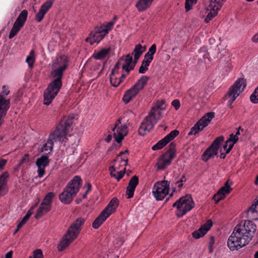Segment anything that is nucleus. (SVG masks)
Masks as SVG:
<instances>
[{"label": "nucleus", "instance_id": "1", "mask_svg": "<svg viewBox=\"0 0 258 258\" xmlns=\"http://www.w3.org/2000/svg\"><path fill=\"white\" fill-rule=\"evenodd\" d=\"M256 226L250 221H242L234 228L227 245L231 250H238L247 245L253 237Z\"/></svg>", "mask_w": 258, "mask_h": 258}, {"label": "nucleus", "instance_id": "2", "mask_svg": "<svg viewBox=\"0 0 258 258\" xmlns=\"http://www.w3.org/2000/svg\"><path fill=\"white\" fill-rule=\"evenodd\" d=\"M67 67V64H64L53 72V76L56 79L49 84L48 87L44 92V104L49 105L59 91L61 86V78L63 71Z\"/></svg>", "mask_w": 258, "mask_h": 258}, {"label": "nucleus", "instance_id": "3", "mask_svg": "<svg viewBox=\"0 0 258 258\" xmlns=\"http://www.w3.org/2000/svg\"><path fill=\"white\" fill-rule=\"evenodd\" d=\"M84 223V218H78L72 223L57 246L58 251H62L78 237Z\"/></svg>", "mask_w": 258, "mask_h": 258}, {"label": "nucleus", "instance_id": "4", "mask_svg": "<svg viewBox=\"0 0 258 258\" xmlns=\"http://www.w3.org/2000/svg\"><path fill=\"white\" fill-rule=\"evenodd\" d=\"M73 116H64L55 129L49 135V138L53 142H65L68 139L66 136L73 123Z\"/></svg>", "mask_w": 258, "mask_h": 258}, {"label": "nucleus", "instance_id": "5", "mask_svg": "<svg viewBox=\"0 0 258 258\" xmlns=\"http://www.w3.org/2000/svg\"><path fill=\"white\" fill-rule=\"evenodd\" d=\"M82 180L79 176H76L68 184L63 191L59 195V199L61 202L68 204L70 203L74 197L79 191Z\"/></svg>", "mask_w": 258, "mask_h": 258}, {"label": "nucleus", "instance_id": "6", "mask_svg": "<svg viewBox=\"0 0 258 258\" xmlns=\"http://www.w3.org/2000/svg\"><path fill=\"white\" fill-rule=\"evenodd\" d=\"M161 110L155 109L153 114L150 116V117L148 118L147 116L144 118L139 128L140 135L144 136L152 130L157 121L161 118L162 114Z\"/></svg>", "mask_w": 258, "mask_h": 258}, {"label": "nucleus", "instance_id": "7", "mask_svg": "<svg viewBox=\"0 0 258 258\" xmlns=\"http://www.w3.org/2000/svg\"><path fill=\"white\" fill-rule=\"evenodd\" d=\"M149 79L150 78L148 76H142L133 87L125 92L122 98L123 102L125 104L129 103L133 98L137 95L140 91L144 88Z\"/></svg>", "mask_w": 258, "mask_h": 258}, {"label": "nucleus", "instance_id": "8", "mask_svg": "<svg viewBox=\"0 0 258 258\" xmlns=\"http://www.w3.org/2000/svg\"><path fill=\"white\" fill-rule=\"evenodd\" d=\"M194 206L195 204L190 195L181 197L173 204V207H176L178 211L176 213L178 217L183 216L187 212L191 210Z\"/></svg>", "mask_w": 258, "mask_h": 258}, {"label": "nucleus", "instance_id": "9", "mask_svg": "<svg viewBox=\"0 0 258 258\" xmlns=\"http://www.w3.org/2000/svg\"><path fill=\"white\" fill-rule=\"evenodd\" d=\"M246 85V80L243 78L238 79L235 83L229 88V91L225 97L229 99L228 106L231 107L233 102L239 95L241 92L243 91Z\"/></svg>", "mask_w": 258, "mask_h": 258}, {"label": "nucleus", "instance_id": "10", "mask_svg": "<svg viewBox=\"0 0 258 258\" xmlns=\"http://www.w3.org/2000/svg\"><path fill=\"white\" fill-rule=\"evenodd\" d=\"M214 115L215 113L213 112L206 113L190 128V131L188 133V135H196L199 132H201L205 127L208 125Z\"/></svg>", "mask_w": 258, "mask_h": 258}, {"label": "nucleus", "instance_id": "11", "mask_svg": "<svg viewBox=\"0 0 258 258\" xmlns=\"http://www.w3.org/2000/svg\"><path fill=\"white\" fill-rule=\"evenodd\" d=\"M169 189V182L167 180L158 182L154 184L153 194L158 201L162 200L168 194Z\"/></svg>", "mask_w": 258, "mask_h": 258}, {"label": "nucleus", "instance_id": "12", "mask_svg": "<svg viewBox=\"0 0 258 258\" xmlns=\"http://www.w3.org/2000/svg\"><path fill=\"white\" fill-rule=\"evenodd\" d=\"M2 89V94L0 95V126L4 122L3 117L6 116L10 105V100L5 99L4 97V95H8L10 92L8 87L4 85Z\"/></svg>", "mask_w": 258, "mask_h": 258}, {"label": "nucleus", "instance_id": "13", "mask_svg": "<svg viewBox=\"0 0 258 258\" xmlns=\"http://www.w3.org/2000/svg\"><path fill=\"white\" fill-rule=\"evenodd\" d=\"M174 158L173 154L164 153L161 155L156 163L157 169H165L171 164L172 160Z\"/></svg>", "mask_w": 258, "mask_h": 258}, {"label": "nucleus", "instance_id": "14", "mask_svg": "<svg viewBox=\"0 0 258 258\" xmlns=\"http://www.w3.org/2000/svg\"><path fill=\"white\" fill-rule=\"evenodd\" d=\"M49 160L47 155H42L38 158L36 164L38 167V176L41 177L44 174L45 168L49 165Z\"/></svg>", "mask_w": 258, "mask_h": 258}, {"label": "nucleus", "instance_id": "15", "mask_svg": "<svg viewBox=\"0 0 258 258\" xmlns=\"http://www.w3.org/2000/svg\"><path fill=\"white\" fill-rule=\"evenodd\" d=\"M229 181H227L224 186L221 187L218 191L213 197L214 200L216 203H218L220 200L223 199L226 194H229L231 190Z\"/></svg>", "mask_w": 258, "mask_h": 258}, {"label": "nucleus", "instance_id": "16", "mask_svg": "<svg viewBox=\"0 0 258 258\" xmlns=\"http://www.w3.org/2000/svg\"><path fill=\"white\" fill-rule=\"evenodd\" d=\"M212 226V222L211 220H208L204 225H203L198 230L194 231L192 235L193 237L196 239L205 235L208 231Z\"/></svg>", "mask_w": 258, "mask_h": 258}, {"label": "nucleus", "instance_id": "17", "mask_svg": "<svg viewBox=\"0 0 258 258\" xmlns=\"http://www.w3.org/2000/svg\"><path fill=\"white\" fill-rule=\"evenodd\" d=\"M127 127L126 125H121L120 127H118L116 133H114L113 136L115 141L120 143L127 134Z\"/></svg>", "mask_w": 258, "mask_h": 258}, {"label": "nucleus", "instance_id": "18", "mask_svg": "<svg viewBox=\"0 0 258 258\" xmlns=\"http://www.w3.org/2000/svg\"><path fill=\"white\" fill-rule=\"evenodd\" d=\"M107 34V30L103 29L100 27L97 31L93 34L92 38L91 39L90 44H93L95 42H99Z\"/></svg>", "mask_w": 258, "mask_h": 258}, {"label": "nucleus", "instance_id": "19", "mask_svg": "<svg viewBox=\"0 0 258 258\" xmlns=\"http://www.w3.org/2000/svg\"><path fill=\"white\" fill-rule=\"evenodd\" d=\"M118 205V200L116 198H113L109 203L107 207L103 210L109 216L116 211Z\"/></svg>", "mask_w": 258, "mask_h": 258}, {"label": "nucleus", "instance_id": "20", "mask_svg": "<svg viewBox=\"0 0 258 258\" xmlns=\"http://www.w3.org/2000/svg\"><path fill=\"white\" fill-rule=\"evenodd\" d=\"M218 150L217 148H215L213 147H212L211 145L208 149L206 150V151L204 152L202 155V159L203 161L207 162L211 158L213 157L214 156L217 155Z\"/></svg>", "mask_w": 258, "mask_h": 258}, {"label": "nucleus", "instance_id": "21", "mask_svg": "<svg viewBox=\"0 0 258 258\" xmlns=\"http://www.w3.org/2000/svg\"><path fill=\"white\" fill-rule=\"evenodd\" d=\"M109 217L105 211H102L100 215L95 219L92 224V226L95 229H97Z\"/></svg>", "mask_w": 258, "mask_h": 258}, {"label": "nucleus", "instance_id": "22", "mask_svg": "<svg viewBox=\"0 0 258 258\" xmlns=\"http://www.w3.org/2000/svg\"><path fill=\"white\" fill-rule=\"evenodd\" d=\"M51 207L47 206V205H43L41 203L40 207L37 210V213L35 215L36 219H39L42 216L45 215L49 211H50Z\"/></svg>", "mask_w": 258, "mask_h": 258}, {"label": "nucleus", "instance_id": "23", "mask_svg": "<svg viewBox=\"0 0 258 258\" xmlns=\"http://www.w3.org/2000/svg\"><path fill=\"white\" fill-rule=\"evenodd\" d=\"M154 0H140L136 4L139 11H144L149 8Z\"/></svg>", "mask_w": 258, "mask_h": 258}, {"label": "nucleus", "instance_id": "24", "mask_svg": "<svg viewBox=\"0 0 258 258\" xmlns=\"http://www.w3.org/2000/svg\"><path fill=\"white\" fill-rule=\"evenodd\" d=\"M156 51V45L155 44H153L149 48L148 51L145 54L144 59L151 63L153 59V55L155 53Z\"/></svg>", "mask_w": 258, "mask_h": 258}, {"label": "nucleus", "instance_id": "25", "mask_svg": "<svg viewBox=\"0 0 258 258\" xmlns=\"http://www.w3.org/2000/svg\"><path fill=\"white\" fill-rule=\"evenodd\" d=\"M225 1L226 0H211L209 8L219 11Z\"/></svg>", "mask_w": 258, "mask_h": 258}, {"label": "nucleus", "instance_id": "26", "mask_svg": "<svg viewBox=\"0 0 258 258\" xmlns=\"http://www.w3.org/2000/svg\"><path fill=\"white\" fill-rule=\"evenodd\" d=\"M165 102L164 100L158 101L156 103V105L155 106L152 107L148 115L147 116V118L150 117V116L153 114V111L155 110V109L158 110H164L165 109Z\"/></svg>", "mask_w": 258, "mask_h": 258}, {"label": "nucleus", "instance_id": "27", "mask_svg": "<svg viewBox=\"0 0 258 258\" xmlns=\"http://www.w3.org/2000/svg\"><path fill=\"white\" fill-rule=\"evenodd\" d=\"M54 196V194L52 192L47 193L44 199H43L41 203L43 205H47L51 207L52 199Z\"/></svg>", "mask_w": 258, "mask_h": 258}, {"label": "nucleus", "instance_id": "28", "mask_svg": "<svg viewBox=\"0 0 258 258\" xmlns=\"http://www.w3.org/2000/svg\"><path fill=\"white\" fill-rule=\"evenodd\" d=\"M110 51V48H102L99 51L94 54V57L97 59L104 58Z\"/></svg>", "mask_w": 258, "mask_h": 258}, {"label": "nucleus", "instance_id": "29", "mask_svg": "<svg viewBox=\"0 0 258 258\" xmlns=\"http://www.w3.org/2000/svg\"><path fill=\"white\" fill-rule=\"evenodd\" d=\"M168 142L165 138L158 141L155 145L152 147L153 150H160L165 147Z\"/></svg>", "mask_w": 258, "mask_h": 258}, {"label": "nucleus", "instance_id": "30", "mask_svg": "<svg viewBox=\"0 0 258 258\" xmlns=\"http://www.w3.org/2000/svg\"><path fill=\"white\" fill-rule=\"evenodd\" d=\"M254 213L258 214V196L254 199L252 205L248 209L247 214Z\"/></svg>", "mask_w": 258, "mask_h": 258}, {"label": "nucleus", "instance_id": "31", "mask_svg": "<svg viewBox=\"0 0 258 258\" xmlns=\"http://www.w3.org/2000/svg\"><path fill=\"white\" fill-rule=\"evenodd\" d=\"M34 54V51L32 50L30 51L29 55L26 58V61L28 64L30 68H32L33 67V64L35 62Z\"/></svg>", "mask_w": 258, "mask_h": 258}, {"label": "nucleus", "instance_id": "32", "mask_svg": "<svg viewBox=\"0 0 258 258\" xmlns=\"http://www.w3.org/2000/svg\"><path fill=\"white\" fill-rule=\"evenodd\" d=\"M28 16V12L26 10H23L17 18V21L25 24Z\"/></svg>", "mask_w": 258, "mask_h": 258}, {"label": "nucleus", "instance_id": "33", "mask_svg": "<svg viewBox=\"0 0 258 258\" xmlns=\"http://www.w3.org/2000/svg\"><path fill=\"white\" fill-rule=\"evenodd\" d=\"M9 176V174L8 172H4L0 175V187L2 188L7 183V179Z\"/></svg>", "mask_w": 258, "mask_h": 258}, {"label": "nucleus", "instance_id": "34", "mask_svg": "<svg viewBox=\"0 0 258 258\" xmlns=\"http://www.w3.org/2000/svg\"><path fill=\"white\" fill-rule=\"evenodd\" d=\"M125 64H123L122 68L124 71H128L127 67L131 65V63L133 62V57L131 54H127L125 56Z\"/></svg>", "mask_w": 258, "mask_h": 258}, {"label": "nucleus", "instance_id": "35", "mask_svg": "<svg viewBox=\"0 0 258 258\" xmlns=\"http://www.w3.org/2000/svg\"><path fill=\"white\" fill-rule=\"evenodd\" d=\"M208 10H210V12L208 13L207 16V17L205 19V22L207 23H209L210 20H211L214 17H215L217 15V11L214 9H208Z\"/></svg>", "mask_w": 258, "mask_h": 258}, {"label": "nucleus", "instance_id": "36", "mask_svg": "<svg viewBox=\"0 0 258 258\" xmlns=\"http://www.w3.org/2000/svg\"><path fill=\"white\" fill-rule=\"evenodd\" d=\"M144 51V50H142V46L139 44L136 45L132 55L140 57Z\"/></svg>", "mask_w": 258, "mask_h": 258}, {"label": "nucleus", "instance_id": "37", "mask_svg": "<svg viewBox=\"0 0 258 258\" xmlns=\"http://www.w3.org/2000/svg\"><path fill=\"white\" fill-rule=\"evenodd\" d=\"M150 62L144 59L142 61V65L139 70V73L140 74H145L148 70V67L150 65Z\"/></svg>", "mask_w": 258, "mask_h": 258}, {"label": "nucleus", "instance_id": "38", "mask_svg": "<svg viewBox=\"0 0 258 258\" xmlns=\"http://www.w3.org/2000/svg\"><path fill=\"white\" fill-rule=\"evenodd\" d=\"M179 132L178 131L175 130L171 131L168 135H167L164 138L169 143L171 140H173L176 137H177L179 135Z\"/></svg>", "mask_w": 258, "mask_h": 258}, {"label": "nucleus", "instance_id": "39", "mask_svg": "<svg viewBox=\"0 0 258 258\" xmlns=\"http://www.w3.org/2000/svg\"><path fill=\"white\" fill-rule=\"evenodd\" d=\"M53 144L54 143L49 138H48L47 143L43 146L42 151H51L53 148Z\"/></svg>", "mask_w": 258, "mask_h": 258}, {"label": "nucleus", "instance_id": "40", "mask_svg": "<svg viewBox=\"0 0 258 258\" xmlns=\"http://www.w3.org/2000/svg\"><path fill=\"white\" fill-rule=\"evenodd\" d=\"M224 141V137L223 136H220L217 138L211 145L212 147L215 148H217V150L219 149L220 145Z\"/></svg>", "mask_w": 258, "mask_h": 258}, {"label": "nucleus", "instance_id": "41", "mask_svg": "<svg viewBox=\"0 0 258 258\" xmlns=\"http://www.w3.org/2000/svg\"><path fill=\"white\" fill-rule=\"evenodd\" d=\"M52 2L50 1H47L41 7L40 10L45 14L49 9L52 7Z\"/></svg>", "mask_w": 258, "mask_h": 258}, {"label": "nucleus", "instance_id": "42", "mask_svg": "<svg viewBox=\"0 0 258 258\" xmlns=\"http://www.w3.org/2000/svg\"><path fill=\"white\" fill-rule=\"evenodd\" d=\"M250 100L253 103H258V87L254 90V92L250 96Z\"/></svg>", "mask_w": 258, "mask_h": 258}, {"label": "nucleus", "instance_id": "43", "mask_svg": "<svg viewBox=\"0 0 258 258\" xmlns=\"http://www.w3.org/2000/svg\"><path fill=\"white\" fill-rule=\"evenodd\" d=\"M139 183V178L138 176L135 175L133 176L129 181L128 185L136 188Z\"/></svg>", "mask_w": 258, "mask_h": 258}, {"label": "nucleus", "instance_id": "44", "mask_svg": "<svg viewBox=\"0 0 258 258\" xmlns=\"http://www.w3.org/2000/svg\"><path fill=\"white\" fill-rule=\"evenodd\" d=\"M110 82L111 84L115 87H117L120 84L118 78L115 75H110Z\"/></svg>", "mask_w": 258, "mask_h": 258}, {"label": "nucleus", "instance_id": "45", "mask_svg": "<svg viewBox=\"0 0 258 258\" xmlns=\"http://www.w3.org/2000/svg\"><path fill=\"white\" fill-rule=\"evenodd\" d=\"M165 153L173 154L174 157L176 156L175 154V144L173 143H171L169 146L167 151Z\"/></svg>", "mask_w": 258, "mask_h": 258}, {"label": "nucleus", "instance_id": "46", "mask_svg": "<svg viewBox=\"0 0 258 258\" xmlns=\"http://www.w3.org/2000/svg\"><path fill=\"white\" fill-rule=\"evenodd\" d=\"M135 189L136 188L130 186L128 185L126 191V195H127V199H130L133 197Z\"/></svg>", "mask_w": 258, "mask_h": 258}, {"label": "nucleus", "instance_id": "47", "mask_svg": "<svg viewBox=\"0 0 258 258\" xmlns=\"http://www.w3.org/2000/svg\"><path fill=\"white\" fill-rule=\"evenodd\" d=\"M197 0H185V9L186 12L189 11L194 4L196 3Z\"/></svg>", "mask_w": 258, "mask_h": 258}, {"label": "nucleus", "instance_id": "48", "mask_svg": "<svg viewBox=\"0 0 258 258\" xmlns=\"http://www.w3.org/2000/svg\"><path fill=\"white\" fill-rule=\"evenodd\" d=\"M29 258H43L42 251L40 249H37L33 251V256Z\"/></svg>", "mask_w": 258, "mask_h": 258}, {"label": "nucleus", "instance_id": "49", "mask_svg": "<svg viewBox=\"0 0 258 258\" xmlns=\"http://www.w3.org/2000/svg\"><path fill=\"white\" fill-rule=\"evenodd\" d=\"M199 54L200 56L204 58H208L209 54L207 52V49L206 47H202L199 50Z\"/></svg>", "mask_w": 258, "mask_h": 258}, {"label": "nucleus", "instance_id": "50", "mask_svg": "<svg viewBox=\"0 0 258 258\" xmlns=\"http://www.w3.org/2000/svg\"><path fill=\"white\" fill-rule=\"evenodd\" d=\"M45 15V14L43 12L39 10V12L37 13L36 15L35 19V20L38 22H40L42 20Z\"/></svg>", "mask_w": 258, "mask_h": 258}, {"label": "nucleus", "instance_id": "51", "mask_svg": "<svg viewBox=\"0 0 258 258\" xmlns=\"http://www.w3.org/2000/svg\"><path fill=\"white\" fill-rule=\"evenodd\" d=\"M29 161V155L28 154H25L23 158L20 160L18 166L22 165L23 164L28 163Z\"/></svg>", "mask_w": 258, "mask_h": 258}, {"label": "nucleus", "instance_id": "52", "mask_svg": "<svg viewBox=\"0 0 258 258\" xmlns=\"http://www.w3.org/2000/svg\"><path fill=\"white\" fill-rule=\"evenodd\" d=\"M19 31L20 30L16 28L15 27H13L9 35V38L10 39L13 38Z\"/></svg>", "mask_w": 258, "mask_h": 258}, {"label": "nucleus", "instance_id": "53", "mask_svg": "<svg viewBox=\"0 0 258 258\" xmlns=\"http://www.w3.org/2000/svg\"><path fill=\"white\" fill-rule=\"evenodd\" d=\"M125 170V168L124 167L123 170H120L118 172H117V173H115L116 177L114 178H116L118 181H119L121 178H122V177L124 175Z\"/></svg>", "mask_w": 258, "mask_h": 258}, {"label": "nucleus", "instance_id": "54", "mask_svg": "<svg viewBox=\"0 0 258 258\" xmlns=\"http://www.w3.org/2000/svg\"><path fill=\"white\" fill-rule=\"evenodd\" d=\"M114 24V22L113 21L109 22L107 25L101 27L103 29H105L107 30V33L111 29L112 26Z\"/></svg>", "mask_w": 258, "mask_h": 258}, {"label": "nucleus", "instance_id": "55", "mask_svg": "<svg viewBox=\"0 0 258 258\" xmlns=\"http://www.w3.org/2000/svg\"><path fill=\"white\" fill-rule=\"evenodd\" d=\"M172 105L175 108L176 110H178L180 106L179 101L177 99L174 100L172 102Z\"/></svg>", "mask_w": 258, "mask_h": 258}, {"label": "nucleus", "instance_id": "56", "mask_svg": "<svg viewBox=\"0 0 258 258\" xmlns=\"http://www.w3.org/2000/svg\"><path fill=\"white\" fill-rule=\"evenodd\" d=\"M240 128V127H239V129L236 132V134L235 135H233V136L232 137V142H233V144H235L238 140L237 136H238V135H240V132L239 130Z\"/></svg>", "mask_w": 258, "mask_h": 258}, {"label": "nucleus", "instance_id": "57", "mask_svg": "<svg viewBox=\"0 0 258 258\" xmlns=\"http://www.w3.org/2000/svg\"><path fill=\"white\" fill-rule=\"evenodd\" d=\"M24 24L16 21L13 27H15L16 28H17L18 30H20L21 28L24 26Z\"/></svg>", "mask_w": 258, "mask_h": 258}, {"label": "nucleus", "instance_id": "58", "mask_svg": "<svg viewBox=\"0 0 258 258\" xmlns=\"http://www.w3.org/2000/svg\"><path fill=\"white\" fill-rule=\"evenodd\" d=\"M109 170L110 171L111 176L113 177H116V174L114 173L115 172V168L114 166H110Z\"/></svg>", "mask_w": 258, "mask_h": 258}, {"label": "nucleus", "instance_id": "59", "mask_svg": "<svg viewBox=\"0 0 258 258\" xmlns=\"http://www.w3.org/2000/svg\"><path fill=\"white\" fill-rule=\"evenodd\" d=\"M233 134H231L230 135V138L228 140L226 141V142H225V144L224 145L223 147V149L225 150L226 149H227V147L228 146V143L231 142H232V137H233Z\"/></svg>", "mask_w": 258, "mask_h": 258}, {"label": "nucleus", "instance_id": "60", "mask_svg": "<svg viewBox=\"0 0 258 258\" xmlns=\"http://www.w3.org/2000/svg\"><path fill=\"white\" fill-rule=\"evenodd\" d=\"M120 162L122 163L123 166H126L127 165L128 159L125 157L121 158Z\"/></svg>", "mask_w": 258, "mask_h": 258}, {"label": "nucleus", "instance_id": "61", "mask_svg": "<svg viewBox=\"0 0 258 258\" xmlns=\"http://www.w3.org/2000/svg\"><path fill=\"white\" fill-rule=\"evenodd\" d=\"M136 64H135L132 62L131 63V65L129 67H127L128 71H125L127 73V74L129 73L131 70H133L134 69Z\"/></svg>", "mask_w": 258, "mask_h": 258}, {"label": "nucleus", "instance_id": "62", "mask_svg": "<svg viewBox=\"0 0 258 258\" xmlns=\"http://www.w3.org/2000/svg\"><path fill=\"white\" fill-rule=\"evenodd\" d=\"M7 162V160L5 159H1L0 160V169H3V167L6 165V163Z\"/></svg>", "mask_w": 258, "mask_h": 258}, {"label": "nucleus", "instance_id": "63", "mask_svg": "<svg viewBox=\"0 0 258 258\" xmlns=\"http://www.w3.org/2000/svg\"><path fill=\"white\" fill-rule=\"evenodd\" d=\"M13 255V251L11 250L7 252L5 255L6 258H12Z\"/></svg>", "mask_w": 258, "mask_h": 258}, {"label": "nucleus", "instance_id": "64", "mask_svg": "<svg viewBox=\"0 0 258 258\" xmlns=\"http://www.w3.org/2000/svg\"><path fill=\"white\" fill-rule=\"evenodd\" d=\"M252 40L254 42H258V33L252 37Z\"/></svg>", "mask_w": 258, "mask_h": 258}]
</instances>
